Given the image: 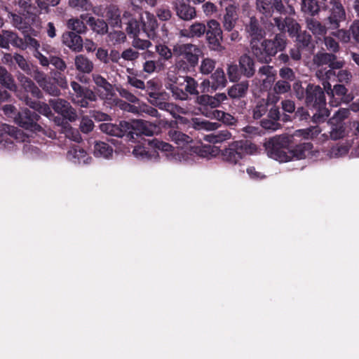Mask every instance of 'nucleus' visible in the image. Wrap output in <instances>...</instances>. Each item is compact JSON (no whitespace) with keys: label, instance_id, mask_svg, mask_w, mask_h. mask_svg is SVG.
<instances>
[{"label":"nucleus","instance_id":"obj_53","mask_svg":"<svg viewBox=\"0 0 359 359\" xmlns=\"http://www.w3.org/2000/svg\"><path fill=\"white\" fill-rule=\"evenodd\" d=\"M302 10L304 13L314 15L318 11V6L315 0H302Z\"/></svg>","mask_w":359,"mask_h":359},{"label":"nucleus","instance_id":"obj_13","mask_svg":"<svg viewBox=\"0 0 359 359\" xmlns=\"http://www.w3.org/2000/svg\"><path fill=\"white\" fill-rule=\"evenodd\" d=\"M149 95L150 97V102L153 105L157 107L161 110L169 112L172 117L176 119L182 118L180 115L185 114L187 113V110L184 108L177 106L173 103L162 101L155 93H150Z\"/></svg>","mask_w":359,"mask_h":359},{"label":"nucleus","instance_id":"obj_60","mask_svg":"<svg viewBox=\"0 0 359 359\" xmlns=\"http://www.w3.org/2000/svg\"><path fill=\"white\" fill-rule=\"evenodd\" d=\"M219 126L217 123H212L208 121H194V128L198 130L204 129L206 130H215Z\"/></svg>","mask_w":359,"mask_h":359},{"label":"nucleus","instance_id":"obj_43","mask_svg":"<svg viewBox=\"0 0 359 359\" xmlns=\"http://www.w3.org/2000/svg\"><path fill=\"white\" fill-rule=\"evenodd\" d=\"M211 119L222 121L223 123L228 126L235 125L237 122V120L234 116L221 110L215 111V115Z\"/></svg>","mask_w":359,"mask_h":359},{"label":"nucleus","instance_id":"obj_4","mask_svg":"<svg viewBox=\"0 0 359 359\" xmlns=\"http://www.w3.org/2000/svg\"><path fill=\"white\" fill-rule=\"evenodd\" d=\"M257 147L248 140L234 141L221 151L223 161L236 165L246 156L256 154Z\"/></svg>","mask_w":359,"mask_h":359},{"label":"nucleus","instance_id":"obj_14","mask_svg":"<svg viewBox=\"0 0 359 359\" xmlns=\"http://www.w3.org/2000/svg\"><path fill=\"white\" fill-rule=\"evenodd\" d=\"M49 104L55 112L61 114L70 122L75 121L77 119L76 111L68 101L60 98L51 99L49 100Z\"/></svg>","mask_w":359,"mask_h":359},{"label":"nucleus","instance_id":"obj_58","mask_svg":"<svg viewBox=\"0 0 359 359\" xmlns=\"http://www.w3.org/2000/svg\"><path fill=\"white\" fill-rule=\"evenodd\" d=\"M215 67V61L210 58H205L201 61L200 71L203 74H210Z\"/></svg>","mask_w":359,"mask_h":359},{"label":"nucleus","instance_id":"obj_55","mask_svg":"<svg viewBox=\"0 0 359 359\" xmlns=\"http://www.w3.org/2000/svg\"><path fill=\"white\" fill-rule=\"evenodd\" d=\"M349 144H339L334 146L330 149V154L333 157H341L346 154L350 149Z\"/></svg>","mask_w":359,"mask_h":359},{"label":"nucleus","instance_id":"obj_57","mask_svg":"<svg viewBox=\"0 0 359 359\" xmlns=\"http://www.w3.org/2000/svg\"><path fill=\"white\" fill-rule=\"evenodd\" d=\"M151 147L161 150L162 151H170L172 149V146L167 142L158 139H153L149 141Z\"/></svg>","mask_w":359,"mask_h":359},{"label":"nucleus","instance_id":"obj_2","mask_svg":"<svg viewBox=\"0 0 359 359\" xmlns=\"http://www.w3.org/2000/svg\"><path fill=\"white\" fill-rule=\"evenodd\" d=\"M304 100L308 107L316 110L312 117L314 122L323 121L329 116V111L325 107V92L320 86L311 83L308 84L305 90Z\"/></svg>","mask_w":359,"mask_h":359},{"label":"nucleus","instance_id":"obj_29","mask_svg":"<svg viewBox=\"0 0 359 359\" xmlns=\"http://www.w3.org/2000/svg\"><path fill=\"white\" fill-rule=\"evenodd\" d=\"M254 61L249 55L245 54L239 59V66L243 75L250 78L255 74Z\"/></svg>","mask_w":359,"mask_h":359},{"label":"nucleus","instance_id":"obj_41","mask_svg":"<svg viewBox=\"0 0 359 359\" xmlns=\"http://www.w3.org/2000/svg\"><path fill=\"white\" fill-rule=\"evenodd\" d=\"M69 7L78 11H90L93 4L89 0H69Z\"/></svg>","mask_w":359,"mask_h":359},{"label":"nucleus","instance_id":"obj_24","mask_svg":"<svg viewBox=\"0 0 359 359\" xmlns=\"http://www.w3.org/2000/svg\"><path fill=\"white\" fill-rule=\"evenodd\" d=\"M67 158L73 163L78 164H86L88 163V159H90L86 151L79 146H74L71 148L67 154Z\"/></svg>","mask_w":359,"mask_h":359},{"label":"nucleus","instance_id":"obj_20","mask_svg":"<svg viewBox=\"0 0 359 359\" xmlns=\"http://www.w3.org/2000/svg\"><path fill=\"white\" fill-rule=\"evenodd\" d=\"M62 43L71 50L79 52L83 48L81 37L74 32H66L62 36Z\"/></svg>","mask_w":359,"mask_h":359},{"label":"nucleus","instance_id":"obj_19","mask_svg":"<svg viewBox=\"0 0 359 359\" xmlns=\"http://www.w3.org/2000/svg\"><path fill=\"white\" fill-rule=\"evenodd\" d=\"M17 96L20 100L25 102L26 105L29 106L30 108L36 110L39 114H43L48 118H50L53 116V113L49 105L46 103L41 102L40 101L32 100L30 97L27 95H20L19 93L17 94Z\"/></svg>","mask_w":359,"mask_h":359},{"label":"nucleus","instance_id":"obj_64","mask_svg":"<svg viewBox=\"0 0 359 359\" xmlns=\"http://www.w3.org/2000/svg\"><path fill=\"white\" fill-rule=\"evenodd\" d=\"M295 36L297 37V41L299 46L308 47L311 43V36L306 33V31L301 32H299Z\"/></svg>","mask_w":359,"mask_h":359},{"label":"nucleus","instance_id":"obj_59","mask_svg":"<svg viewBox=\"0 0 359 359\" xmlns=\"http://www.w3.org/2000/svg\"><path fill=\"white\" fill-rule=\"evenodd\" d=\"M133 154L135 157L140 160H147L151 158V154L147 151L145 147L141 145H137L134 147Z\"/></svg>","mask_w":359,"mask_h":359},{"label":"nucleus","instance_id":"obj_40","mask_svg":"<svg viewBox=\"0 0 359 359\" xmlns=\"http://www.w3.org/2000/svg\"><path fill=\"white\" fill-rule=\"evenodd\" d=\"M183 79V82L185 83L184 91L187 92V95H198V83L197 81L190 76H180Z\"/></svg>","mask_w":359,"mask_h":359},{"label":"nucleus","instance_id":"obj_25","mask_svg":"<svg viewBox=\"0 0 359 359\" xmlns=\"http://www.w3.org/2000/svg\"><path fill=\"white\" fill-rule=\"evenodd\" d=\"M142 29L147 34V36L151 39H154L156 37V29L158 28V22L153 14L148 12L145 13V19L142 18Z\"/></svg>","mask_w":359,"mask_h":359},{"label":"nucleus","instance_id":"obj_33","mask_svg":"<svg viewBox=\"0 0 359 359\" xmlns=\"http://www.w3.org/2000/svg\"><path fill=\"white\" fill-rule=\"evenodd\" d=\"M74 64L76 69L83 73H90L93 69V63L83 55H76Z\"/></svg>","mask_w":359,"mask_h":359},{"label":"nucleus","instance_id":"obj_34","mask_svg":"<svg viewBox=\"0 0 359 359\" xmlns=\"http://www.w3.org/2000/svg\"><path fill=\"white\" fill-rule=\"evenodd\" d=\"M231 133L228 130H222L207 135L205 140L210 143H222L231 138Z\"/></svg>","mask_w":359,"mask_h":359},{"label":"nucleus","instance_id":"obj_1","mask_svg":"<svg viewBox=\"0 0 359 359\" xmlns=\"http://www.w3.org/2000/svg\"><path fill=\"white\" fill-rule=\"evenodd\" d=\"M247 36L250 39V47L253 55L261 62L269 63L278 51H282L286 46L284 33L277 34L273 40H262L265 32L261 27L258 20L252 17L245 26Z\"/></svg>","mask_w":359,"mask_h":359},{"label":"nucleus","instance_id":"obj_37","mask_svg":"<svg viewBox=\"0 0 359 359\" xmlns=\"http://www.w3.org/2000/svg\"><path fill=\"white\" fill-rule=\"evenodd\" d=\"M113 149L108 144L104 142H97L94 146V154L97 157L106 158L111 156Z\"/></svg>","mask_w":359,"mask_h":359},{"label":"nucleus","instance_id":"obj_31","mask_svg":"<svg viewBox=\"0 0 359 359\" xmlns=\"http://www.w3.org/2000/svg\"><path fill=\"white\" fill-rule=\"evenodd\" d=\"M93 81L97 87L102 88L104 91V93L102 94L103 98L107 99L112 96L114 91L113 86L106 79L100 74H93Z\"/></svg>","mask_w":359,"mask_h":359},{"label":"nucleus","instance_id":"obj_46","mask_svg":"<svg viewBox=\"0 0 359 359\" xmlns=\"http://www.w3.org/2000/svg\"><path fill=\"white\" fill-rule=\"evenodd\" d=\"M329 125L331 127L330 135L332 140H337L344 137L346 133L344 124L337 123L335 124Z\"/></svg>","mask_w":359,"mask_h":359},{"label":"nucleus","instance_id":"obj_61","mask_svg":"<svg viewBox=\"0 0 359 359\" xmlns=\"http://www.w3.org/2000/svg\"><path fill=\"white\" fill-rule=\"evenodd\" d=\"M41 88L50 95L59 96L60 95V89L53 83L49 79L41 86Z\"/></svg>","mask_w":359,"mask_h":359},{"label":"nucleus","instance_id":"obj_47","mask_svg":"<svg viewBox=\"0 0 359 359\" xmlns=\"http://www.w3.org/2000/svg\"><path fill=\"white\" fill-rule=\"evenodd\" d=\"M312 147L313 145L310 142L300 144L294 149V154L299 159L304 158L310 153Z\"/></svg>","mask_w":359,"mask_h":359},{"label":"nucleus","instance_id":"obj_9","mask_svg":"<svg viewBox=\"0 0 359 359\" xmlns=\"http://www.w3.org/2000/svg\"><path fill=\"white\" fill-rule=\"evenodd\" d=\"M71 87L74 92L72 96V102L81 107H88L90 102H95L97 96L95 93L88 88L82 87L76 81L71 82Z\"/></svg>","mask_w":359,"mask_h":359},{"label":"nucleus","instance_id":"obj_15","mask_svg":"<svg viewBox=\"0 0 359 359\" xmlns=\"http://www.w3.org/2000/svg\"><path fill=\"white\" fill-rule=\"evenodd\" d=\"M22 132L14 126L2 125L0 128V149L11 148L14 140H18Z\"/></svg>","mask_w":359,"mask_h":359},{"label":"nucleus","instance_id":"obj_8","mask_svg":"<svg viewBox=\"0 0 359 359\" xmlns=\"http://www.w3.org/2000/svg\"><path fill=\"white\" fill-rule=\"evenodd\" d=\"M227 100L225 93H217L215 95H201L196 97V102L198 105V110L207 118H212L215 111H218L216 108Z\"/></svg>","mask_w":359,"mask_h":359},{"label":"nucleus","instance_id":"obj_21","mask_svg":"<svg viewBox=\"0 0 359 359\" xmlns=\"http://www.w3.org/2000/svg\"><path fill=\"white\" fill-rule=\"evenodd\" d=\"M206 32V25L203 22H196L191 25L187 29H182L179 32L180 37L200 38Z\"/></svg>","mask_w":359,"mask_h":359},{"label":"nucleus","instance_id":"obj_6","mask_svg":"<svg viewBox=\"0 0 359 359\" xmlns=\"http://www.w3.org/2000/svg\"><path fill=\"white\" fill-rule=\"evenodd\" d=\"M172 51L174 55L182 57L175 62L176 68L182 72H187L190 68L195 67L201 53V50L198 46L192 43L175 44Z\"/></svg>","mask_w":359,"mask_h":359},{"label":"nucleus","instance_id":"obj_51","mask_svg":"<svg viewBox=\"0 0 359 359\" xmlns=\"http://www.w3.org/2000/svg\"><path fill=\"white\" fill-rule=\"evenodd\" d=\"M126 31L132 38L137 36L140 31L139 22L134 18L130 19L127 22Z\"/></svg>","mask_w":359,"mask_h":359},{"label":"nucleus","instance_id":"obj_45","mask_svg":"<svg viewBox=\"0 0 359 359\" xmlns=\"http://www.w3.org/2000/svg\"><path fill=\"white\" fill-rule=\"evenodd\" d=\"M67 27L69 29L74 31L76 34H82L86 30L84 22L79 18L69 19L67 22Z\"/></svg>","mask_w":359,"mask_h":359},{"label":"nucleus","instance_id":"obj_32","mask_svg":"<svg viewBox=\"0 0 359 359\" xmlns=\"http://www.w3.org/2000/svg\"><path fill=\"white\" fill-rule=\"evenodd\" d=\"M330 81L331 80L322 81L323 89L327 93V95H332L333 97L336 95L339 98H341L344 95L346 94L347 89L344 85H334L332 89V85L330 83Z\"/></svg>","mask_w":359,"mask_h":359},{"label":"nucleus","instance_id":"obj_35","mask_svg":"<svg viewBox=\"0 0 359 359\" xmlns=\"http://www.w3.org/2000/svg\"><path fill=\"white\" fill-rule=\"evenodd\" d=\"M106 17L110 23L114 26H121V11L118 8L114 5H111L107 8Z\"/></svg>","mask_w":359,"mask_h":359},{"label":"nucleus","instance_id":"obj_10","mask_svg":"<svg viewBox=\"0 0 359 359\" xmlns=\"http://www.w3.org/2000/svg\"><path fill=\"white\" fill-rule=\"evenodd\" d=\"M206 39L210 49L219 51L222 49V30L216 20H210L206 25Z\"/></svg>","mask_w":359,"mask_h":359},{"label":"nucleus","instance_id":"obj_42","mask_svg":"<svg viewBox=\"0 0 359 359\" xmlns=\"http://www.w3.org/2000/svg\"><path fill=\"white\" fill-rule=\"evenodd\" d=\"M256 8L266 17L272 15L273 6L271 0H256Z\"/></svg>","mask_w":359,"mask_h":359},{"label":"nucleus","instance_id":"obj_44","mask_svg":"<svg viewBox=\"0 0 359 359\" xmlns=\"http://www.w3.org/2000/svg\"><path fill=\"white\" fill-rule=\"evenodd\" d=\"M9 18H11V23L13 27L23 33L27 32L28 31V24L23 20V18L17 14L9 13Z\"/></svg>","mask_w":359,"mask_h":359},{"label":"nucleus","instance_id":"obj_54","mask_svg":"<svg viewBox=\"0 0 359 359\" xmlns=\"http://www.w3.org/2000/svg\"><path fill=\"white\" fill-rule=\"evenodd\" d=\"M272 89L279 95L285 94L290 91L291 85L287 81L279 80L275 83Z\"/></svg>","mask_w":359,"mask_h":359},{"label":"nucleus","instance_id":"obj_11","mask_svg":"<svg viewBox=\"0 0 359 359\" xmlns=\"http://www.w3.org/2000/svg\"><path fill=\"white\" fill-rule=\"evenodd\" d=\"M39 118V115L36 112L31 111L26 109L22 110V111L18 114L16 121L18 125L22 128L30 131L38 132L42 130L41 126L37 123Z\"/></svg>","mask_w":359,"mask_h":359},{"label":"nucleus","instance_id":"obj_26","mask_svg":"<svg viewBox=\"0 0 359 359\" xmlns=\"http://www.w3.org/2000/svg\"><path fill=\"white\" fill-rule=\"evenodd\" d=\"M0 84L11 91L17 92L18 86L13 75L1 65H0Z\"/></svg>","mask_w":359,"mask_h":359},{"label":"nucleus","instance_id":"obj_27","mask_svg":"<svg viewBox=\"0 0 359 359\" xmlns=\"http://www.w3.org/2000/svg\"><path fill=\"white\" fill-rule=\"evenodd\" d=\"M168 136L171 141L182 148L192 142L191 137L175 129H170L168 133Z\"/></svg>","mask_w":359,"mask_h":359},{"label":"nucleus","instance_id":"obj_56","mask_svg":"<svg viewBox=\"0 0 359 359\" xmlns=\"http://www.w3.org/2000/svg\"><path fill=\"white\" fill-rule=\"evenodd\" d=\"M273 6V9L274 8L277 12L280 14H294V9L292 6H288V8L286 9L285 6L283 4L282 0H271Z\"/></svg>","mask_w":359,"mask_h":359},{"label":"nucleus","instance_id":"obj_49","mask_svg":"<svg viewBox=\"0 0 359 359\" xmlns=\"http://www.w3.org/2000/svg\"><path fill=\"white\" fill-rule=\"evenodd\" d=\"M350 114V111L348 109H339L334 116L329 120V124H335L337 123L344 124L343 121L347 118Z\"/></svg>","mask_w":359,"mask_h":359},{"label":"nucleus","instance_id":"obj_3","mask_svg":"<svg viewBox=\"0 0 359 359\" xmlns=\"http://www.w3.org/2000/svg\"><path fill=\"white\" fill-rule=\"evenodd\" d=\"M100 129L102 132L118 137H122L128 132L127 137L130 139H134V134L138 135L144 134L149 135L146 123L142 120H137L133 123L127 121H121L118 125L111 123H103L100 125Z\"/></svg>","mask_w":359,"mask_h":359},{"label":"nucleus","instance_id":"obj_16","mask_svg":"<svg viewBox=\"0 0 359 359\" xmlns=\"http://www.w3.org/2000/svg\"><path fill=\"white\" fill-rule=\"evenodd\" d=\"M273 21L274 25L280 32L287 31L291 37H294L300 31L299 24L292 18H274Z\"/></svg>","mask_w":359,"mask_h":359},{"label":"nucleus","instance_id":"obj_18","mask_svg":"<svg viewBox=\"0 0 359 359\" xmlns=\"http://www.w3.org/2000/svg\"><path fill=\"white\" fill-rule=\"evenodd\" d=\"M167 79L165 88L170 90L172 97L175 100H187L189 95H187V92L179 87V85H182V83L178 82V77L175 74H168Z\"/></svg>","mask_w":359,"mask_h":359},{"label":"nucleus","instance_id":"obj_38","mask_svg":"<svg viewBox=\"0 0 359 359\" xmlns=\"http://www.w3.org/2000/svg\"><path fill=\"white\" fill-rule=\"evenodd\" d=\"M306 27L314 35H324L326 33L327 29L319 21L313 18H309L306 20Z\"/></svg>","mask_w":359,"mask_h":359},{"label":"nucleus","instance_id":"obj_12","mask_svg":"<svg viewBox=\"0 0 359 359\" xmlns=\"http://www.w3.org/2000/svg\"><path fill=\"white\" fill-rule=\"evenodd\" d=\"M330 15L328 28L335 29L339 27L340 22L346 18L345 10L339 0H331L330 2Z\"/></svg>","mask_w":359,"mask_h":359},{"label":"nucleus","instance_id":"obj_48","mask_svg":"<svg viewBox=\"0 0 359 359\" xmlns=\"http://www.w3.org/2000/svg\"><path fill=\"white\" fill-rule=\"evenodd\" d=\"M126 39V34L122 31L110 32L107 35V41L113 45L123 43Z\"/></svg>","mask_w":359,"mask_h":359},{"label":"nucleus","instance_id":"obj_52","mask_svg":"<svg viewBox=\"0 0 359 359\" xmlns=\"http://www.w3.org/2000/svg\"><path fill=\"white\" fill-rule=\"evenodd\" d=\"M276 74V70L273 69L272 66L269 65L262 66L258 70V74L260 76H266V79L263 81L264 83H265L266 80H268L269 82L273 81L274 80Z\"/></svg>","mask_w":359,"mask_h":359},{"label":"nucleus","instance_id":"obj_7","mask_svg":"<svg viewBox=\"0 0 359 359\" xmlns=\"http://www.w3.org/2000/svg\"><path fill=\"white\" fill-rule=\"evenodd\" d=\"M291 137L282 135L269 139L264 146L270 158L280 162L287 161L289 158L284 149L289 147Z\"/></svg>","mask_w":359,"mask_h":359},{"label":"nucleus","instance_id":"obj_30","mask_svg":"<svg viewBox=\"0 0 359 359\" xmlns=\"http://www.w3.org/2000/svg\"><path fill=\"white\" fill-rule=\"evenodd\" d=\"M249 84L248 81H242L233 85L228 89V95L233 99L244 97L247 94Z\"/></svg>","mask_w":359,"mask_h":359},{"label":"nucleus","instance_id":"obj_39","mask_svg":"<svg viewBox=\"0 0 359 359\" xmlns=\"http://www.w3.org/2000/svg\"><path fill=\"white\" fill-rule=\"evenodd\" d=\"M163 64L161 60H146L142 63V72L148 74H151L156 72H159L163 69Z\"/></svg>","mask_w":359,"mask_h":359},{"label":"nucleus","instance_id":"obj_17","mask_svg":"<svg viewBox=\"0 0 359 359\" xmlns=\"http://www.w3.org/2000/svg\"><path fill=\"white\" fill-rule=\"evenodd\" d=\"M175 10L181 20L190 21L196 18V8L189 4V0H176Z\"/></svg>","mask_w":359,"mask_h":359},{"label":"nucleus","instance_id":"obj_5","mask_svg":"<svg viewBox=\"0 0 359 359\" xmlns=\"http://www.w3.org/2000/svg\"><path fill=\"white\" fill-rule=\"evenodd\" d=\"M318 69L316 75L320 81L335 80L336 69L343 67L341 61L337 60V57L332 53H318L313 58Z\"/></svg>","mask_w":359,"mask_h":359},{"label":"nucleus","instance_id":"obj_62","mask_svg":"<svg viewBox=\"0 0 359 359\" xmlns=\"http://www.w3.org/2000/svg\"><path fill=\"white\" fill-rule=\"evenodd\" d=\"M151 43L149 40L141 39L137 36L133 37L132 46L133 48L139 50H146L151 46Z\"/></svg>","mask_w":359,"mask_h":359},{"label":"nucleus","instance_id":"obj_23","mask_svg":"<svg viewBox=\"0 0 359 359\" xmlns=\"http://www.w3.org/2000/svg\"><path fill=\"white\" fill-rule=\"evenodd\" d=\"M17 78L25 92L30 93L33 96L38 98L41 97V91L31 79L21 73L18 74Z\"/></svg>","mask_w":359,"mask_h":359},{"label":"nucleus","instance_id":"obj_63","mask_svg":"<svg viewBox=\"0 0 359 359\" xmlns=\"http://www.w3.org/2000/svg\"><path fill=\"white\" fill-rule=\"evenodd\" d=\"M156 51L165 60H168L172 57V50L165 45L158 44L156 46Z\"/></svg>","mask_w":359,"mask_h":359},{"label":"nucleus","instance_id":"obj_50","mask_svg":"<svg viewBox=\"0 0 359 359\" xmlns=\"http://www.w3.org/2000/svg\"><path fill=\"white\" fill-rule=\"evenodd\" d=\"M267 111V103L264 100H259L252 109V116L255 119L260 118Z\"/></svg>","mask_w":359,"mask_h":359},{"label":"nucleus","instance_id":"obj_22","mask_svg":"<svg viewBox=\"0 0 359 359\" xmlns=\"http://www.w3.org/2000/svg\"><path fill=\"white\" fill-rule=\"evenodd\" d=\"M238 20L236 7L229 5L226 8V13L223 17L222 25L225 31L231 32L234 28Z\"/></svg>","mask_w":359,"mask_h":359},{"label":"nucleus","instance_id":"obj_28","mask_svg":"<svg viewBox=\"0 0 359 359\" xmlns=\"http://www.w3.org/2000/svg\"><path fill=\"white\" fill-rule=\"evenodd\" d=\"M211 81H208V83H211L210 86L213 90L223 88L226 85V79L224 71L222 69H217L210 77Z\"/></svg>","mask_w":359,"mask_h":359},{"label":"nucleus","instance_id":"obj_36","mask_svg":"<svg viewBox=\"0 0 359 359\" xmlns=\"http://www.w3.org/2000/svg\"><path fill=\"white\" fill-rule=\"evenodd\" d=\"M87 24L94 32L99 34H104L107 32L108 25L103 20L95 19L93 17H90L87 20Z\"/></svg>","mask_w":359,"mask_h":359}]
</instances>
